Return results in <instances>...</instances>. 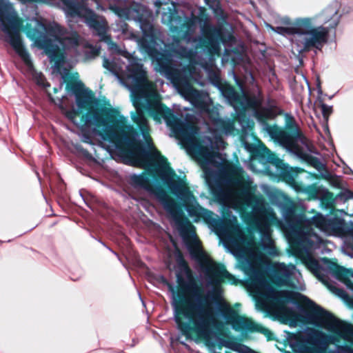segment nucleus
<instances>
[{"mask_svg": "<svg viewBox=\"0 0 353 353\" xmlns=\"http://www.w3.org/2000/svg\"><path fill=\"white\" fill-rule=\"evenodd\" d=\"M322 21L328 24L327 27H313L312 20L308 18L301 19L298 23L299 32L294 35L293 40L297 46V51L302 52L312 47L319 48L327 39L329 30L334 28L339 23V15L336 8H330L321 14Z\"/></svg>", "mask_w": 353, "mask_h": 353, "instance_id": "423d86ee", "label": "nucleus"}, {"mask_svg": "<svg viewBox=\"0 0 353 353\" xmlns=\"http://www.w3.org/2000/svg\"><path fill=\"white\" fill-rule=\"evenodd\" d=\"M139 165L140 166H141V167L145 168V167H147V166H148V165H150V163H148V162H146V161H143V160H141V161L139 163Z\"/></svg>", "mask_w": 353, "mask_h": 353, "instance_id": "b1692460", "label": "nucleus"}, {"mask_svg": "<svg viewBox=\"0 0 353 353\" xmlns=\"http://www.w3.org/2000/svg\"><path fill=\"white\" fill-rule=\"evenodd\" d=\"M230 205L237 210H243L246 207L252 208L253 213L256 216V224L259 230L268 241H270L269 238L270 225H279L280 221L261 196L254 194L250 187L243 186L241 191L232 193Z\"/></svg>", "mask_w": 353, "mask_h": 353, "instance_id": "0eeeda50", "label": "nucleus"}, {"mask_svg": "<svg viewBox=\"0 0 353 353\" xmlns=\"http://www.w3.org/2000/svg\"><path fill=\"white\" fill-rule=\"evenodd\" d=\"M170 54H161L159 55H152L154 59H156L158 65H159V70L162 74H164L165 75H167V71L166 68L170 67V63H167L170 61V59H168L170 57Z\"/></svg>", "mask_w": 353, "mask_h": 353, "instance_id": "f3484780", "label": "nucleus"}, {"mask_svg": "<svg viewBox=\"0 0 353 353\" xmlns=\"http://www.w3.org/2000/svg\"><path fill=\"white\" fill-rule=\"evenodd\" d=\"M243 349H247V348L245 346H241V347H239V349L238 350V351L240 352V351L243 350Z\"/></svg>", "mask_w": 353, "mask_h": 353, "instance_id": "cd10ccee", "label": "nucleus"}, {"mask_svg": "<svg viewBox=\"0 0 353 353\" xmlns=\"http://www.w3.org/2000/svg\"><path fill=\"white\" fill-rule=\"evenodd\" d=\"M308 265H309L310 268L313 269L314 267L316 266V263H315L313 261H310V263L308 264Z\"/></svg>", "mask_w": 353, "mask_h": 353, "instance_id": "393cba45", "label": "nucleus"}, {"mask_svg": "<svg viewBox=\"0 0 353 353\" xmlns=\"http://www.w3.org/2000/svg\"><path fill=\"white\" fill-rule=\"evenodd\" d=\"M268 26L270 27L274 31H275L277 33L281 34H290L291 32L290 29L288 28L276 27V28H273V27H272L271 26H269V25Z\"/></svg>", "mask_w": 353, "mask_h": 353, "instance_id": "4be33fe9", "label": "nucleus"}, {"mask_svg": "<svg viewBox=\"0 0 353 353\" xmlns=\"http://www.w3.org/2000/svg\"><path fill=\"white\" fill-rule=\"evenodd\" d=\"M334 337L324 332L308 329L306 333H299L290 339L292 350L298 353H324L330 343H334Z\"/></svg>", "mask_w": 353, "mask_h": 353, "instance_id": "9d476101", "label": "nucleus"}, {"mask_svg": "<svg viewBox=\"0 0 353 353\" xmlns=\"http://www.w3.org/2000/svg\"><path fill=\"white\" fill-rule=\"evenodd\" d=\"M130 183L137 188L148 189L149 187V179L143 174L132 175L130 178Z\"/></svg>", "mask_w": 353, "mask_h": 353, "instance_id": "a211bd4d", "label": "nucleus"}, {"mask_svg": "<svg viewBox=\"0 0 353 353\" xmlns=\"http://www.w3.org/2000/svg\"><path fill=\"white\" fill-rule=\"evenodd\" d=\"M26 32L39 48L44 50L57 71L65 59L77 57L88 45L77 33L65 32L58 25L47 28L37 19L28 20Z\"/></svg>", "mask_w": 353, "mask_h": 353, "instance_id": "20e7f679", "label": "nucleus"}, {"mask_svg": "<svg viewBox=\"0 0 353 353\" xmlns=\"http://www.w3.org/2000/svg\"><path fill=\"white\" fill-rule=\"evenodd\" d=\"M103 65L105 68L110 69L111 63L107 59H104Z\"/></svg>", "mask_w": 353, "mask_h": 353, "instance_id": "5701e85b", "label": "nucleus"}, {"mask_svg": "<svg viewBox=\"0 0 353 353\" xmlns=\"http://www.w3.org/2000/svg\"><path fill=\"white\" fill-rule=\"evenodd\" d=\"M83 2L61 1V6L68 17L83 19L89 27L94 29L102 39H105L106 38L107 22L103 17L95 15L92 10L88 9L82 3Z\"/></svg>", "mask_w": 353, "mask_h": 353, "instance_id": "f8f14e48", "label": "nucleus"}, {"mask_svg": "<svg viewBox=\"0 0 353 353\" xmlns=\"http://www.w3.org/2000/svg\"><path fill=\"white\" fill-rule=\"evenodd\" d=\"M308 306V319L310 323L334 332L343 339L350 340L353 338L352 325L339 320L312 301L310 302Z\"/></svg>", "mask_w": 353, "mask_h": 353, "instance_id": "1a4fd4ad", "label": "nucleus"}, {"mask_svg": "<svg viewBox=\"0 0 353 353\" xmlns=\"http://www.w3.org/2000/svg\"><path fill=\"white\" fill-rule=\"evenodd\" d=\"M119 72L123 77L134 80L140 87L137 91L141 92V95L133 99L136 112L132 114V119L139 127L143 138L151 150L150 158L158 165L159 175L166 181L173 194L179 199L195 203L194 205H188L187 208L191 216L200 218L205 216L208 213L207 210L196 202L194 197L183 181H175V172L170 168L166 159L153 147L152 139L149 136L148 121L144 117V113L148 112L157 122H160L162 119L165 121L174 136L190 148L206 178L212 176L221 172L222 169L230 170V165L221 154L212 152L209 148H203L198 144L196 139L198 128L196 126L177 119L172 110L162 105L158 94L154 90L152 83H150L146 78L145 72L143 70L142 65L132 61L125 66V70L120 67Z\"/></svg>", "mask_w": 353, "mask_h": 353, "instance_id": "f257e3e1", "label": "nucleus"}, {"mask_svg": "<svg viewBox=\"0 0 353 353\" xmlns=\"http://www.w3.org/2000/svg\"><path fill=\"white\" fill-rule=\"evenodd\" d=\"M172 50L182 57H190L191 52L186 50L185 48H182L179 46V41H176V45L174 43L172 44Z\"/></svg>", "mask_w": 353, "mask_h": 353, "instance_id": "6ab92c4d", "label": "nucleus"}, {"mask_svg": "<svg viewBox=\"0 0 353 353\" xmlns=\"http://www.w3.org/2000/svg\"><path fill=\"white\" fill-rule=\"evenodd\" d=\"M273 282L278 285H288L295 289L303 290L301 283V274L292 264L276 263Z\"/></svg>", "mask_w": 353, "mask_h": 353, "instance_id": "ddd939ff", "label": "nucleus"}, {"mask_svg": "<svg viewBox=\"0 0 353 353\" xmlns=\"http://www.w3.org/2000/svg\"><path fill=\"white\" fill-rule=\"evenodd\" d=\"M230 128H232V129L233 128V124L230 125Z\"/></svg>", "mask_w": 353, "mask_h": 353, "instance_id": "2f4dec72", "label": "nucleus"}, {"mask_svg": "<svg viewBox=\"0 0 353 353\" xmlns=\"http://www.w3.org/2000/svg\"><path fill=\"white\" fill-rule=\"evenodd\" d=\"M221 39V34L219 32L218 37L216 39H212L210 40L211 46L212 47V50L214 52H219V41Z\"/></svg>", "mask_w": 353, "mask_h": 353, "instance_id": "aec40b11", "label": "nucleus"}, {"mask_svg": "<svg viewBox=\"0 0 353 353\" xmlns=\"http://www.w3.org/2000/svg\"><path fill=\"white\" fill-rule=\"evenodd\" d=\"M75 102L77 108L67 111L66 117L71 121L87 110L85 123L87 125H95L104 127V140L117 144L123 137H126L133 130V128L126 125V118L113 110H103L101 114L94 108L95 101L92 93L88 89H79L74 91Z\"/></svg>", "mask_w": 353, "mask_h": 353, "instance_id": "39448f33", "label": "nucleus"}, {"mask_svg": "<svg viewBox=\"0 0 353 353\" xmlns=\"http://www.w3.org/2000/svg\"><path fill=\"white\" fill-rule=\"evenodd\" d=\"M21 27V22L11 5L7 1H0V28L7 34L10 45L32 72L37 83L43 87L48 86L45 83L43 74L34 71L30 56L22 45L19 35Z\"/></svg>", "mask_w": 353, "mask_h": 353, "instance_id": "6e6552de", "label": "nucleus"}, {"mask_svg": "<svg viewBox=\"0 0 353 353\" xmlns=\"http://www.w3.org/2000/svg\"><path fill=\"white\" fill-rule=\"evenodd\" d=\"M223 235L225 238L234 237L239 239H243V234L237 223L236 217L232 216L230 220V223L225 225Z\"/></svg>", "mask_w": 353, "mask_h": 353, "instance_id": "2eb2a0df", "label": "nucleus"}, {"mask_svg": "<svg viewBox=\"0 0 353 353\" xmlns=\"http://www.w3.org/2000/svg\"><path fill=\"white\" fill-rule=\"evenodd\" d=\"M281 136L282 137H285V133H281Z\"/></svg>", "mask_w": 353, "mask_h": 353, "instance_id": "c756f323", "label": "nucleus"}, {"mask_svg": "<svg viewBox=\"0 0 353 353\" xmlns=\"http://www.w3.org/2000/svg\"><path fill=\"white\" fill-rule=\"evenodd\" d=\"M239 262L244 272L250 276L248 285L253 296L263 301L266 309L288 316L283 304L297 299L299 294L292 291H276L270 286L264 270L265 257L253 241L248 242V246L240 250Z\"/></svg>", "mask_w": 353, "mask_h": 353, "instance_id": "7ed1b4c3", "label": "nucleus"}, {"mask_svg": "<svg viewBox=\"0 0 353 353\" xmlns=\"http://www.w3.org/2000/svg\"><path fill=\"white\" fill-rule=\"evenodd\" d=\"M339 279H341V280H343V281H344V283H345L347 286H349L350 288H351V287H350V284L349 283V281H345V279H343V278H341V277H340Z\"/></svg>", "mask_w": 353, "mask_h": 353, "instance_id": "bb28decb", "label": "nucleus"}, {"mask_svg": "<svg viewBox=\"0 0 353 353\" xmlns=\"http://www.w3.org/2000/svg\"><path fill=\"white\" fill-rule=\"evenodd\" d=\"M155 4H156V6L159 7L161 5V1H156Z\"/></svg>", "mask_w": 353, "mask_h": 353, "instance_id": "c85d7f7f", "label": "nucleus"}, {"mask_svg": "<svg viewBox=\"0 0 353 353\" xmlns=\"http://www.w3.org/2000/svg\"><path fill=\"white\" fill-rule=\"evenodd\" d=\"M321 110L323 117L327 120L329 115L332 113V109L331 106L327 105L325 104L321 105Z\"/></svg>", "mask_w": 353, "mask_h": 353, "instance_id": "412c9836", "label": "nucleus"}, {"mask_svg": "<svg viewBox=\"0 0 353 353\" xmlns=\"http://www.w3.org/2000/svg\"><path fill=\"white\" fill-rule=\"evenodd\" d=\"M341 349H342V347H339V348H338L339 352L341 351Z\"/></svg>", "mask_w": 353, "mask_h": 353, "instance_id": "7c9ffc66", "label": "nucleus"}, {"mask_svg": "<svg viewBox=\"0 0 353 353\" xmlns=\"http://www.w3.org/2000/svg\"><path fill=\"white\" fill-rule=\"evenodd\" d=\"M161 203L164 209L169 213L172 217L176 219L178 214L177 205L173 199L166 194H163L159 196Z\"/></svg>", "mask_w": 353, "mask_h": 353, "instance_id": "dca6fc26", "label": "nucleus"}, {"mask_svg": "<svg viewBox=\"0 0 353 353\" xmlns=\"http://www.w3.org/2000/svg\"><path fill=\"white\" fill-rule=\"evenodd\" d=\"M294 212L290 211V214L285 217V221L292 229V232L302 237L303 241H307L309 244H314L320 242L317 235L312 232V227L314 226L321 231L327 230V220L321 215L317 214L312 217V220L303 219L302 216L293 219Z\"/></svg>", "mask_w": 353, "mask_h": 353, "instance_id": "9b49d317", "label": "nucleus"}, {"mask_svg": "<svg viewBox=\"0 0 353 353\" xmlns=\"http://www.w3.org/2000/svg\"><path fill=\"white\" fill-rule=\"evenodd\" d=\"M285 143L286 145L290 146L291 145V139L289 137H286V140L285 141Z\"/></svg>", "mask_w": 353, "mask_h": 353, "instance_id": "a878e982", "label": "nucleus"}, {"mask_svg": "<svg viewBox=\"0 0 353 353\" xmlns=\"http://www.w3.org/2000/svg\"><path fill=\"white\" fill-rule=\"evenodd\" d=\"M203 259L201 260L203 265L206 268L207 273L217 283L223 281L225 279L230 280L232 276L223 266L214 263L208 256L202 254Z\"/></svg>", "mask_w": 353, "mask_h": 353, "instance_id": "4468645a", "label": "nucleus"}, {"mask_svg": "<svg viewBox=\"0 0 353 353\" xmlns=\"http://www.w3.org/2000/svg\"><path fill=\"white\" fill-rule=\"evenodd\" d=\"M179 263L183 268L187 281L178 277L179 288L177 292L170 287L172 304L174 319L179 329L185 335H194L198 339L209 345L218 338L221 323L215 313V305L219 304L221 312L227 324L236 330L261 332L269 336L270 332L251 319L239 316L231 305L221 296V290L217 289L202 295L199 291L191 270L180 257Z\"/></svg>", "mask_w": 353, "mask_h": 353, "instance_id": "f03ea898", "label": "nucleus"}]
</instances>
